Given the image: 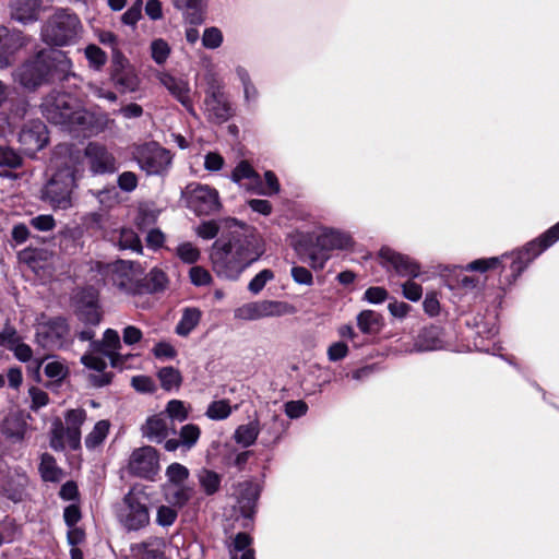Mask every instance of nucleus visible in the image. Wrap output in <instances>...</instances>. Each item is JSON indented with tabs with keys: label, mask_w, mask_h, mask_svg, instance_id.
Returning <instances> with one entry per match:
<instances>
[{
	"label": "nucleus",
	"mask_w": 559,
	"mask_h": 559,
	"mask_svg": "<svg viewBox=\"0 0 559 559\" xmlns=\"http://www.w3.org/2000/svg\"><path fill=\"white\" fill-rule=\"evenodd\" d=\"M86 88H87L88 95L96 97L98 99H106L110 103H115L118 98L116 93H114L112 91H109V90L105 88L104 86L98 85L96 83H88L86 85Z\"/></svg>",
	"instance_id": "4d7b16f0"
},
{
	"label": "nucleus",
	"mask_w": 559,
	"mask_h": 559,
	"mask_svg": "<svg viewBox=\"0 0 559 559\" xmlns=\"http://www.w3.org/2000/svg\"><path fill=\"white\" fill-rule=\"evenodd\" d=\"M43 112L48 121L70 131L98 134L115 126L108 114L90 111L68 94L48 96L43 104Z\"/></svg>",
	"instance_id": "f03ea898"
},
{
	"label": "nucleus",
	"mask_w": 559,
	"mask_h": 559,
	"mask_svg": "<svg viewBox=\"0 0 559 559\" xmlns=\"http://www.w3.org/2000/svg\"><path fill=\"white\" fill-rule=\"evenodd\" d=\"M167 282V276L162 270L153 269L147 275L143 274V294L164 290Z\"/></svg>",
	"instance_id": "f704fd0d"
},
{
	"label": "nucleus",
	"mask_w": 559,
	"mask_h": 559,
	"mask_svg": "<svg viewBox=\"0 0 559 559\" xmlns=\"http://www.w3.org/2000/svg\"><path fill=\"white\" fill-rule=\"evenodd\" d=\"M152 58L158 64L164 63L170 52L168 44L163 39H155L151 45Z\"/></svg>",
	"instance_id": "5fc2aeb1"
},
{
	"label": "nucleus",
	"mask_w": 559,
	"mask_h": 559,
	"mask_svg": "<svg viewBox=\"0 0 559 559\" xmlns=\"http://www.w3.org/2000/svg\"><path fill=\"white\" fill-rule=\"evenodd\" d=\"M381 317L373 310H364L357 316V325L365 334L379 331Z\"/></svg>",
	"instance_id": "e433bc0d"
},
{
	"label": "nucleus",
	"mask_w": 559,
	"mask_h": 559,
	"mask_svg": "<svg viewBox=\"0 0 559 559\" xmlns=\"http://www.w3.org/2000/svg\"><path fill=\"white\" fill-rule=\"evenodd\" d=\"M118 187L126 192H131L138 187V176L132 171H123L117 180Z\"/></svg>",
	"instance_id": "680f3d73"
},
{
	"label": "nucleus",
	"mask_w": 559,
	"mask_h": 559,
	"mask_svg": "<svg viewBox=\"0 0 559 559\" xmlns=\"http://www.w3.org/2000/svg\"><path fill=\"white\" fill-rule=\"evenodd\" d=\"M131 385L138 392L150 393L155 390L154 381L147 376H135L131 379Z\"/></svg>",
	"instance_id": "0e129e2a"
},
{
	"label": "nucleus",
	"mask_w": 559,
	"mask_h": 559,
	"mask_svg": "<svg viewBox=\"0 0 559 559\" xmlns=\"http://www.w3.org/2000/svg\"><path fill=\"white\" fill-rule=\"evenodd\" d=\"M19 142L25 154L34 155L48 142L46 126L41 121L26 124L19 134Z\"/></svg>",
	"instance_id": "a211bd4d"
},
{
	"label": "nucleus",
	"mask_w": 559,
	"mask_h": 559,
	"mask_svg": "<svg viewBox=\"0 0 559 559\" xmlns=\"http://www.w3.org/2000/svg\"><path fill=\"white\" fill-rule=\"evenodd\" d=\"M86 420V411L83 408L69 409L64 415L67 442L72 450L81 448V426Z\"/></svg>",
	"instance_id": "5701e85b"
},
{
	"label": "nucleus",
	"mask_w": 559,
	"mask_h": 559,
	"mask_svg": "<svg viewBox=\"0 0 559 559\" xmlns=\"http://www.w3.org/2000/svg\"><path fill=\"white\" fill-rule=\"evenodd\" d=\"M500 258L493 257L488 259H478L466 265L467 271L486 272L487 270L495 269L499 265Z\"/></svg>",
	"instance_id": "13d9d810"
},
{
	"label": "nucleus",
	"mask_w": 559,
	"mask_h": 559,
	"mask_svg": "<svg viewBox=\"0 0 559 559\" xmlns=\"http://www.w3.org/2000/svg\"><path fill=\"white\" fill-rule=\"evenodd\" d=\"M223 43V34L217 27L205 28L202 37V44L207 49H216Z\"/></svg>",
	"instance_id": "603ef678"
},
{
	"label": "nucleus",
	"mask_w": 559,
	"mask_h": 559,
	"mask_svg": "<svg viewBox=\"0 0 559 559\" xmlns=\"http://www.w3.org/2000/svg\"><path fill=\"white\" fill-rule=\"evenodd\" d=\"M112 241L122 250L142 251L141 240L131 228H121L112 235Z\"/></svg>",
	"instance_id": "c756f323"
},
{
	"label": "nucleus",
	"mask_w": 559,
	"mask_h": 559,
	"mask_svg": "<svg viewBox=\"0 0 559 559\" xmlns=\"http://www.w3.org/2000/svg\"><path fill=\"white\" fill-rule=\"evenodd\" d=\"M192 493L193 489L185 485H164L165 499L173 507L182 508Z\"/></svg>",
	"instance_id": "cd10ccee"
},
{
	"label": "nucleus",
	"mask_w": 559,
	"mask_h": 559,
	"mask_svg": "<svg viewBox=\"0 0 559 559\" xmlns=\"http://www.w3.org/2000/svg\"><path fill=\"white\" fill-rule=\"evenodd\" d=\"M39 7V0H11L10 2L12 17L22 23L35 21Z\"/></svg>",
	"instance_id": "bb28decb"
},
{
	"label": "nucleus",
	"mask_w": 559,
	"mask_h": 559,
	"mask_svg": "<svg viewBox=\"0 0 559 559\" xmlns=\"http://www.w3.org/2000/svg\"><path fill=\"white\" fill-rule=\"evenodd\" d=\"M273 278L274 273L269 269H264L249 282L248 289L253 295H258L265 287L266 283Z\"/></svg>",
	"instance_id": "09e8293b"
},
{
	"label": "nucleus",
	"mask_w": 559,
	"mask_h": 559,
	"mask_svg": "<svg viewBox=\"0 0 559 559\" xmlns=\"http://www.w3.org/2000/svg\"><path fill=\"white\" fill-rule=\"evenodd\" d=\"M81 31L79 16L68 9H60L48 19L41 29V36L48 44L63 46L75 41Z\"/></svg>",
	"instance_id": "20e7f679"
},
{
	"label": "nucleus",
	"mask_w": 559,
	"mask_h": 559,
	"mask_svg": "<svg viewBox=\"0 0 559 559\" xmlns=\"http://www.w3.org/2000/svg\"><path fill=\"white\" fill-rule=\"evenodd\" d=\"M84 157L95 175L112 174L118 169L116 157L98 143H90L84 150Z\"/></svg>",
	"instance_id": "f3484780"
},
{
	"label": "nucleus",
	"mask_w": 559,
	"mask_h": 559,
	"mask_svg": "<svg viewBox=\"0 0 559 559\" xmlns=\"http://www.w3.org/2000/svg\"><path fill=\"white\" fill-rule=\"evenodd\" d=\"M348 354V346L343 342H336L329 346L328 358L330 361H338Z\"/></svg>",
	"instance_id": "69168bd1"
},
{
	"label": "nucleus",
	"mask_w": 559,
	"mask_h": 559,
	"mask_svg": "<svg viewBox=\"0 0 559 559\" xmlns=\"http://www.w3.org/2000/svg\"><path fill=\"white\" fill-rule=\"evenodd\" d=\"M202 1L203 0H174V5L178 10L185 11L186 20L190 24L198 25L204 20L201 11Z\"/></svg>",
	"instance_id": "7c9ffc66"
},
{
	"label": "nucleus",
	"mask_w": 559,
	"mask_h": 559,
	"mask_svg": "<svg viewBox=\"0 0 559 559\" xmlns=\"http://www.w3.org/2000/svg\"><path fill=\"white\" fill-rule=\"evenodd\" d=\"M160 539L156 537L148 538L147 540L132 545L131 550L141 556V559H166L164 552L155 545H159Z\"/></svg>",
	"instance_id": "2f4dec72"
},
{
	"label": "nucleus",
	"mask_w": 559,
	"mask_h": 559,
	"mask_svg": "<svg viewBox=\"0 0 559 559\" xmlns=\"http://www.w3.org/2000/svg\"><path fill=\"white\" fill-rule=\"evenodd\" d=\"M204 107L209 120L215 123H223L233 116L230 104L222 91V85L214 79L205 91Z\"/></svg>",
	"instance_id": "ddd939ff"
},
{
	"label": "nucleus",
	"mask_w": 559,
	"mask_h": 559,
	"mask_svg": "<svg viewBox=\"0 0 559 559\" xmlns=\"http://www.w3.org/2000/svg\"><path fill=\"white\" fill-rule=\"evenodd\" d=\"M67 444V430L61 423H58L51 431L50 447L56 451H62Z\"/></svg>",
	"instance_id": "3c124183"
},
{
	"label": "nucleus",
	"mask_w": 559,
	"mask_h": 559,
	"mask_svg": "<svg viewBox=\"0 0 559 559\" xmlns=\"http://www.w3.org/2000/svg\"><path fill=\"white\" fill-rule=\"evenodd\" d=\"M177 257L185 263L192 264L200 259V250L191 242H182L176 248Z\"/></svg>",
	"instance_id": "49530a36"
},
{
	"label": "nucleus",
	"mask_w": 559,
	"mask_h": 559,
	"mask_svg": "<svg viewBox=\"0 0 559 559\" xmlns=\"http://www.w3.org/2000/svg\"><path fill=\"white\" fill-rule=\"evenodd\" d=\"M49 64V83L67 80L73 75L72 62L61 50H45Z\"/></svg>",
	"instance_id": "4be33fe9"
},
{
	"label": "nucleus",
	"mask_w": 559,
	"mask_h": 559,
	"mask_svg": "<svg viewBox=\"0 0 559 559\" xmlns=\"http://www.w3.org/2000/svg\"><path fill=\"white\" fill-rule=\"evenodd\" d=\"M138 163L147 175H160L168 169L171 155L166 148L151 143L141 150Z\"/></svg>",
	"instance_id": "dca6fc26"
},
{
	"label": "nucleus",
	"mask_w": 559,
	"mask_h": 559,
	"mask_svg": "<svg viewBox=\"0 0 559 559\" xmlns=\"http://www.w3.org/2000/svg\"><path fill=\"white\" fill-rule=\"evenodd\" d=\"M251 543V538L246 533H239L234 539V548L230 551L233 559H238V554L247 551L248 546Z\"/></svg>",
	"instance_id": "774afa93"
},
{
	"label": "nucleus",
	"mask_w": 559,
	"mask_h": 559,
	"mask_svg": "<svg viewBox=\"0 0 559 559\" xmlns=\"http://www.w3.org/2000/svg\"><path fill=\"white\" fill-rule=\"evenodd\" d=\"M39 472L45 481H59L63 476L62 469L57 466L56 460L48 453L41 455Z\"/></svg>",
	"instance_id": "72a5a7b5"
},
{
	"label": "nucleus",
	"mask_w": 559,
	"mask_h": 559,
	"mask_svg": "<svg viewBox=\"0 0 559 559\" xmlns=\"http://www.w3.org/2000/svg\"><path fill=\"white\" fill-rule=\"evenodd\" d=\"M69 336V325L60 317L39 322L36 328L37 344L48 350L62 348L68 344Z\"/></svg>",
	"instance_id": "9d476101"
},
{
	"label": "nucleus",
	"mask_w": 559,
	"mask_h": 559,
	"mask_svg": "<svg viewBox=\"0 0 559 559\" xmlns=\"http://www.w3.org/2000/svg\"><path fill=\"white\" fill-rule=\"evenodd\" d=\"M148 497L142 488L133 487L123 498L119 521L128 531H139L150 524Z\"/></svg>",
	"instance_id": "423d86ee"
},
{
	"label": "nucleus",
	"mask_w": 559,
	"mask_h": 559,
	"mask_svg": "<svg viewBox=\"0 0 559 559\" xmlns=\"http://www.w3.org/2000/svg\"><path fill=\"white\" fill-rule=\"evenodd\" d=\"M236 74L242 84L246 99H255L258 97V90L251 82L249 72L243 67L239 66L236 68Z\"/></svg>",
	"instance_id": "de8ad7c7"
},
{
	"label": "nucleus",
	"mask_w": 559,
	"mask_h": 559,
	"mask_svg": "<svg viewBox=\"0 0 559 559\" xmlns=\"http://www.w3.org/2000/svg\"><path fill=\"white\" fill-rule=\"evenodd\" d=\"M202 312L199 308L187 307L182 310V316L176 325V333L180 336H188L199 324Z\"/></svg>",
	"instance_id": "c85d7f7f"
},
{
	"label": "nucleus",
	"mask_w": 559,
	"mask_h": 559,
	"mask_svg": "<svg viewBox=\"0 0 559 559\" xmlns=\"http://www.w3.org/2000/svg\"><path fill=\"white\" fill-rule=\"evenodd\" d=\"M242 179H253L260 182L259 174L252 168L247 160H241L233 170L231 180L239 183Z\"/></svg>",
	"instance_id": "c03bdc74"
},
{
	"label": "nucleus",
	"mask_w": 559,
	"mask_h": 559,
	"mask_svg": "<svg viewBox=\"0 0 559 559\" xmlns=\"http://www.w3.org/2000/svg\"><path fill=\"white\" fill-rule=\"evenodd\" d=\"M187 204L198 215H210L219 211L221 201L216 189L206 185L191 183L186 189Z\"/></svg>",
	"instance_id": "9b49d317"
},
{
	"label": "nucleus",
	"mask_w": 559,
	"mask_h": 559,
	"mask_svg": "<svg viewBox=\"0 0 559 559\" xmlns=\"http://www.w3.org/2000/svg\"><path fill=\"white\" fill-rule=\"evenodd\" d=\"M231 413V407L229 405V402L226 400H219L212 402L206 412L205 415L213 420H222L227 418Z\"/></svg>",
	"instance_id": "37998d69"
},
{
	"label": "nucleus",
	"mask_w": 559,
	"mask_h": 559,
	"mask_svg": "<svg viewBox=\"0 0 559 559\" xmlns=\"http://www.w3.org/2000/svg\"><path fill=\"white\" fill-rule=\"evenodd\" d=\"M235 495L240 513L251 518L259 496L258 487L251 481H243L238 484Z\"/></svg>",
	"instance_id": "b1692460"
},
{
	"label": "nucleus",
	"mask_w": 559,
	"mask_h": 559,
	"mask_svg": "<svg viewBox=\"0 0 559 559\" xmlns=\"http://www.w3.org/2000/svg\"><path fill=\"white\" fill-rule=\"evenodd\" d=\"M13 53L12 37L7 27L0 25V68H7L11 63Z\"/></svg>",
	"instance_id": "ea45409f"
},
{
	"label": "nucleus",
	"mask_w": 559,
	"mask_h": 559,
	"mask_svg": "<svg viewBox=\"0 0 559 559\" xmlns=\"http://www.w3.org/2000/svg\"><path fill=\"white\" fill-rule=\"evenodd\" d=\"M354 245L353 238L348 233L323 228L314 237L313 247L309 251V263L314 270L324 267L333 250H345Z\"/></svg>",
	"instance_id": "39448f33"
},
{
	"label": "nucleus",
	"mask_w": 559,
	"mask_h": 559,
	"mask_svg": "<svg viewBox=\"0 0 559 559\" xmlns=\"http://www.w3.org/2000/svg\"><path fill=\"white\" fill-rule=\"evenodd\" d=\"M128 469L134 476L154 479L159 469L156 450L150 445L135 449L130 456Z\"/></svg>",
	"instance_id": "4468645a"
},
{
	"label": "nucleus",
	"mask_w": 559,
	"mask_h": 559,
	"mask_svg": "<svg viewBox=\"0 0 559 559\" xmlns=\"http://www.w3.org/2000/svg\"><path fill=\"white\" fill-rule=\"evenodd\" d=\"M55 165L57 170L45 185L41 199L53 209L66 210L72 206L76 181L84 170L82 154L62 146L56 154Z\"/></svg>",
	"instance_id": "7ed1b4c3"
},
{
	"label": "nucleus",
	"mask_w": 559,
	"mask_h": 559,
	"mask_svg": "<svg viewBox=\"0 0 559 559\" xmlns=\"http://www.w3.org/2000/svg\"><path fill=\"white\" fill-rule=\"evenodd\" d=\"M91 346L94 352L109 358L112 367H122L124 358L118 353V349L121 348V342L117 331L112 329L106 330L102 342H93Z\"/></svg>",
	"instance_id": "aec40b11"
},
{
	"label": "nucleus",
	"mask_w": 559,
	"mask_h": 559,
	"mask_svg": "<svg viewBox=\"0 0 559 559\" xmlns=\"http://www.w3.org/2000/svg\"><path fill=\"white\" fill-rule=\"evenodd\" d=\"M110 281L120 292L130 295L143 294V269L139 263L119 260L108 266Z\"/></svg>",
	"instance_id": "6e6552de"
},
{
	"label": "nucleus",
	"mask_w": 559,
	"mask_h": 559,
	"mask_svg": "<svg viewBox=\"0 0 559 559\" xmlns=\"http://www.w3.org/2000/svg\"><path fill=\"white\" fill-rule=\"evenodd\" d=\"M558 239L559 223L549 228L538 239L528 242L525 248L516 253V257L511 265L512 271L516 274H520L534 258L539 255L545 249L550 247Z\"/></svg>",
	"instance_id": "f8f14e48"
},
{
	"label": "nucleus",
	"mask_w": 559,
	"mask_h": 559,
	"mask_svg": "<svg viewBox=\"0 0 559 559\" xmlns=\"http://www.w3.org/2000/svg\"><path fill=\"white\" fill-rule=\"evenodd\" d=\"M198 481L207 496L216 493L221 487V475L216 472L201 468L197 474Z\"/></svg>",
	"instance_id": "473e14b6"
},
{
	"label": "nucleus",
	"mask_w": 559,
	"mask_h": 559,
	"mask_svg": "<svg viewBox=\"0 0 559 559\" xmlns=\"http://www.w3.org/2000/svg\"><path fill=\"white\" fill-rule=\"evenodd\" d=\"M142 0H136L123 14L122 22L127 25H135L142 16Z\"/></svg>",
	"instance_id": "052dcab7"
},
{
	"label": "nucleus",
	"mask_w": 559,
	"mask_h": 559,
	"mask_svg": "<svg viewBox=\"0 0 559 559\" xmlns=\"http://www.w3.org/2000/svg\"><path fill=\"white\" fill-rule=\"evenodd\" d=\"M110 424L108 420H99L95 424L92 431L85 437V445L93 450L99 447L109 432Z\"/></svg>",
	"instance_id": "4c0bfd02"
},
{
	"label": "nucleus",
	"mask_w": 559,
	"mask_h": 559,
	"mask_svg": "<svg viewBox=\"0 0 559 559\" xmlns=\"http://www.w3.org/2000/svg\"><path fill=\"white\" fill-rule=\"evenodd\" d=\"M236 227L228 237L213 245L211 259L218 276L237 280L240 274L264 253L262 238L253 229L233 219Z\"/></svg>",
	"instance_id": "f257e3e1"
},
{
	"label": "nucleus",
	"mask_w": 559,
	"mask_h": 559,
	"mask_svg": "<svg viewBox=\"0 0 559 559\" xmlns=\"http://www.w3.org/2000/svg\"><path fill=\"white\" fill-rule=\"evenodd\" d=\"M201 435V430L198 425L187 424L181 427L179 431V439L181 441V447L190 450L195 445Z\"/></svg>",
	"instance_id": "a19ab883"
},
{
	"label": "nucleus",
	"mask_w": 559,
	"mask_h": 559,
	"mask_svg": "<svg viewBox=\"0 0 559 559\" xmlns=\"http://www.w3.org/2000/svg\"><path fill=\"white\" fill-rule=\"evenodd\" d=\"M189 277L193 285L195 286H205L209 285L212 281V276L210 272L199 265L192 266L189 271Z\"/></svg>",
	"instance_id": "6e6d98bb"
},
{
	"label": "nucleus",
	"mask_w": 559,
	"mask_h": 559,
	"mask_svg": "<svg viewBox=\"0 0 559 559\" xmlns=\"http://www.w3.org/2000/svg\"><path fill=\"white\" fill-rule=\"evenodd\" d=\"M177 516L178 513L174 507L160 506L157 509L156 523L163 527H167L175 523Z\"/></svg>",
	"instance_id": "864d4df0"
},
{
	"label": "nucleus",
	"mask_w": 559,
	"mask_h": 559,
	"mask_svg": "<svg viewBox=\"0 0 559 559\" xmlns=\"http://www.w3.org/2000/svg\"><path fill=\"white\" fill-rule=\"evenodd\" d=\"M22 164L21 156L15 153L13 150L7 148L2 150L0 148V165L1 166H8L10 168H17Z\"/></svg>",
	"instance_id": "e2e57ef3"
},
{
	"label": "nucleus",
	"mask_w": 559,
	"mask_h": 559,
	"mask_svg": "<svg viewBox=\"0 0 559 559\" xmlns=\"http://www.w3.org/2000/svg\"><path fill=\"white\" fill-rule=\"evenodd\" d=\"M379 257L384 266L392 267L401 276L416 277L419 274V265L415 261L390 248H382Z\"/></svg>",
	"instance_id": "6ab92c4d"
},
{
	"label": "nucleus",
	"mask_w": 559,
	"mask_h": 559,
	"mask_svg": "<svg viewBox=\"0 0 559 559\" xmlns=\"http://www.w3.org/2000/svg\"><path fill=\"white\" fill-rule=\"evenodd\" d=\"M79 307V318L86 324L97 325L100 322V312L97 305V292L88 288L83 292Z\"/></svg>",
	"instance_id": "393cba45"
},
{
	"label": "nucleus",
	"mask_w": 559,
	"mask_h": 559,
	"mask_svg": "<svg viewBox=\"0 0 559 559\" xmlns=\"http://www.w3.org/2000/svg\"><path fill=\"white\" fill-rule=\"evenodd\" d=\"M292 277L294 281L301 285H312L313 277L311 272L304 266H293L292 267Z\"/></svg>",
	"instance_id": "338daca9"
},
{
	"label": "nucleus",
	"mask_w": 559,
	"mask_h": 559,
	"mask_svg": "<svg viewBox=\"0 0 559 559\" xmlns=\"http://www.w3.org/2000/svg\"><path fill=\"white\" fill-rule=\"evenodd\" d=\"M157 378L160 386L166 391L178 390L182 382L180 371L171 366L160 368Z\"/></svg>",
	"instance_id": "c9c22d12"
},
{
	"label": "nucleus",
	"mask_w": 559,
	"mask_h": 559,
	"mask_svg": "<svg viewBox=\"0 0 559 559\" xmlns=\"http://www.w3.org/2000/svg\"><path fill=\"white\" fill-rule=\"evenodd\" d=\"M29 397L32 400L31 408L36 411L46 406L49 402L47 392L37 386H32L28 390Z\"/></svg>",
	"instance_id": "bf43d9fd"
},
{
	"label": "nucleus",
	"mask_w": 559,
	"mask_h": 559,
	"mask_svg": "<svg viewBox=\"0 0 559 559\" xmlns=\"http://www.w3.org/2000/svg\"><path fill=\"white\" fill-rule=\"evenodd\" d=\"M47 62L46 51H39L15 71V81L28 90H35L43 84L49 83V64Z\"/></svg>",
	"instance_id": "1a4fd4ad"
},
{
	"label": "nucleus",
	"mask_w": 559,
	"mask_h": 559,
	"mask_svg": "<svg viewBox=\"0 0 559 559\" xmlns=\"http://www.w3.org/2000/svg\"><path fill=\"white\" fill-rule=\"evenodd\" d=\"M174 429L171 420L163 414L147 418L142 427L143 436L147 439L162 442L168 436V431Z\"/></svg>",
	"instance_id": "a878e982"
},
{
	"label": "nucleus",
	"mask_w": 559,
	"mask_h": 559,
	"mask_svg": "<svg viewBox=\"0 0 559 559\" xmlns=\"http://www.w3.org/2000/svg\"><path fill=\"white\" fill-rule=\"evenodd\" d=\"M159 82L189 112L193 114L191 88L186 79L162 73Z\"/></svg>",
	"instance_id": "412c9836"
},
{
	"label": "nucleus",
	"mask_w": 559,
	"mask_h": 559,
	"mask_svg": "<svg viewBox=\"0 0 559 559\" xmlns=\"http://www.w3.org/2000/svg\"><path fill=\"white\" fill-rule=\"evenodd\" d=\"M296 308L280 300H258L243 304L234 310L235 319L242 321H258L265 318H278L294 314Z\"/></svg>",
	"instance_id": "0eeeda50"
},
{
	"label": "nucleus",
	"mask_w": 559,
	"mask_h": 559,
	"mask_svg": "<svg viewBox=\"0 0 559 559\" xmlns=\"http://www.w3.org/2000/svg\"><path fill=\"white\" fill-rule=\"evenodd\" d=\"M259 435L258 421H251L239 426L235 431V441L242 447H249L254 443Z\"/></svg>",
	"instance_id": "58836bf2"
},
{
	"label": "nucleus",
	"mask_w": 559,
	"mask_h": 559,
	"mask_svg": "<svg viewBox=\"0 0 559 559\" xmlns=\"http://www.w3.org/2000/svg\"><path fill=\"white\" fill-rule=\"evenodd\" d=\"M110 78L121 93H133L140 87L141 80L135 70L118 51L112 56Z\"/></svg>",
	"instance_id": "2eb2a0df"
},
{
	"label": "nucleus",
	"mask_w": 559,
	"mask_h": 559,
	"mask_svg": "<svg viewBox=\"0 0 559 559\" xmlns=\"http://www.w3.org/2000/svg\"><path fill=\"white\" fill-rule=\"evenodd\" d=\"M166 412L168 414V418L173 421L174 419L178 421H183L188 418V412L185 406V403L179 400H171L168 402L166 406Z\"/></svg>",
	"instance_id": "8fccbe9b"
},
{
	"label": "nucleus",
	"mask_w": 559,
	"mask_h": 559,
	"mask_svg": "<svg viewBox=\"0 0 559 559\" xmlns=\"http://www.w3.org/2000/svg\"><path fill=\"white\" fill-rule=\"evenodd\" d=\"M84 52L90 67L97 71L100 70L107 62L106 52L94 44L88 45Z\"/></svg>",
	"instance_id": "79ce46f5"
},
{
	"label": "nucleus",
	"mask_w": 559,
	"mask_h": 559,
	"mask_svg": "<svg viewBox=\"0 0 559 559\" xmlns=\"http://www.w3.org/2000/svg\"><path fill=\"white\" fill-rule=\"evenodd\" d=\"M168 481L166 485H183L189 477V471L186 466L179 463L170 464L166 469Z\"/></svg>",
	"instance_id": "a18cd8bd"
}]
</instances>
